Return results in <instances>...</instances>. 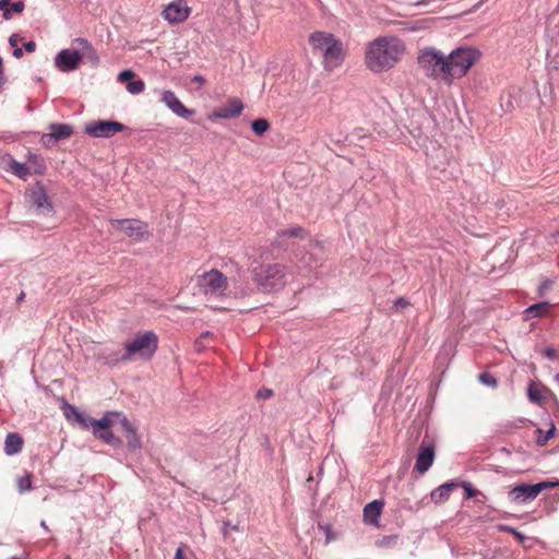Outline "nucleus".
<instances>
[{
    "mask_svg": "<svg viewBox=\"0 0 559 559\" xmlns=\"http://www.w3.org/2000/svg\"><path fill=\"white\" fill-rule=\"evenodd\" d=\"M17 489L21 493L32 489V477L29 474L23 475L17 478Z\"/></svg>",
    "mask_w": 559,
    "mask_h": 559,
    "instance_id": "32",
    "label": "nucleus"
},
{
    "mask_svg": "<svg viewBox=\"0 0 559 559\" xmlns=\"http://www.w3.org/2000/svg\"><path fill=\"white\" fill-rule=\"evenodd\" d=\"M242 110L243 104L241 103V100L238 98H231L225 106L218 108L214 112V116L219 119H230L239 116Z\"/></svg>",
    "mask_w": 559,
    "mask_h": 559,
    "instance_id": "20",
    "label": "nucleus"
},
{
    "mask_svg": "<svg viewBox=\"0 0 559 559\" xmlns=\"http://www.w3.org/2000/svg\"><path fill=\"white\" fill-rule=\"evenodd\" d=\"M121 430L127 440L129 451H136L142 448L141 437L138 433V428L124 416H120Z\"/></svg>",
    "mask_w": 559,
    "mask_h": 559,
    "instance_id": "15",
    "label": "nucleus"
},
{
    "mask_svg": "<svg viewBox=\"0 0 559 559\" xmlns=\"http://www.w3.org/2000/svg\"><path fill=\"white\" fill-rule=\"evenodd\" d=\"M478 379L483 384L487 386L496 388L498 384L497 379L489 372L480 373Z\"/></svg>",
    "mask_w": 559,
    "mask_h": 559,
    "instance_id": "35",
    "label": "nucleus"
},
{
    "mask_svg": "<svg viewBox=\"0 0 559 559\" xmlns=\"http://www.w3.org/2000/svg\"><path fill=\"white\" fill-rule=\"evenodd\" d=\"M211 335H212V333L210 331H206V332L202 333L201 338L209 337Z\"/></svg>",
    "mask_w": 559,
    "mask_h": 559,
    "instance_id": "53",
    "label": "nucleus"
},
{
    "mask_svg": "<svg viewBox=\"0 0 559 559\" xmlns=\"http://www.w3.org/2000/svg\"><path fill=\"white\" fill-rule=\"evenodd\" d=\"M462 488L464 489L465 491V498L466 499H472V498H475L477 496H481L485 498L484 493H481L480 491H478L477 489H475L473 487V485L468 481H463L461 484Z\"/></svg>",
    "mask_w": 559,
    "mask_h": 559,
    "instance_id": "34",
    "label": "nucleus"
},
{
    "mask_svg": "<svg viewBox=\"0 0 559 559\" xmlns=\"http://www.w3.org/2000/svg\"><path fill=\"white\" fill-rule=\"evenodd\" d=\"M126 88L130 94L139 95L144 91L145 84L142 80H134L128 82Z\"/></svg>",
    "mask_w": 559,
    "mask_h": 559,
    "instance_id": "31",
    "label": "nucleus"
},
{
    "mask_svg": "<svg viewBox=\"0 0 559 559\" xmlns=\"http://www.w3.org/2000/svg\"><path fill=\"white\" fill-rule=\"evenodd\" d=\"M309 41L314 50L321 52L326 70H333L344 61L343 43L335 35L318 31L310 35Z\"/></svg>",
    "mask_w": 559,
    "mask_h": 559,
    "instance_id": "2",
    "label": "nucleus"
},
{
    "mask_svg": "<svg viewBox=\"0 0 559 559\" xmlns=\"http://www.w3.org/2000/svg\"><path fill=\"white\" fill-rule=\"evenodd\" d=\"M197 284L200 292L209 299H216L225 296L228 288L227 277L215 269L199 275Z\"/></svg>",
    "mask_w": 559,
    "mask_h": 559,
    "instance_id": "7",
    "label": "nucleus"
},
{
    "mask_svg": "<svg viewBox=\"0 0 559 559\" xmlns=\"http://www.w3.org/2000/svg\"><path fill=\"white\" fill-rule=\"evenodd\" d=\"M559 485L558 481H540L537 484H520L509 491V498L515 503H526L534 500L543 490Z\"/></svg>",
    "mask_w": 559,
    "mask_h": 559,
    "instance_id": "8",
    "label": "nucleus"
},
{
    "mask_svg": "<svg viewBox=\"0 0 559 559\" xmlns=\"http://www.w3.org/2000/svg\"><path fill=\"white\" fill-rule=\"evenodd\" d=\"M75 41L79 44V46L82 49V59L85 58L88 60L92 64L97 66L99 62L98 55L96 50L92 47L91 43L82 37H79L75 39Z\"/></svg>",
    "mask_w": 559,
    "mask_h": 559,
    "instance_id": "25",
    "label": "nucleus"
},
{
    "mask_svg": "<svg viewBox=\"0 0 559 559\" xmlns=\"http://www.w3.org/2000/svg\"><path fill=\"white\" fill-rule=\"evenodd\" d=\"M545 356L549 359H554L557 356L556 349L552 347H548L544 352Z\"/></svg>",
    "mask_w": 559,
    "mask_h": 559,
    "instance_id": "40",
    "label": "nucleus"
},
{
    "mask_svg": "<svg viewBox=\"0 0 559 559\" xmlns=\"http://www.w3.org/2000/svg\"><path fill=\"white\" fill-rule=\"evenodd\" d=\"M110 416H116L120 419V413H107L103 418L97 419L95 424V432L94 436L104 441L105 443L111 447H120L122 441L120 438L116 437L114 432L110 430V426L112 421L110 420Z\"/></svg>",
    "mask_w": 559,
    "mask_h": 559,
    "instance_id": "10",
    "label": "nucleus"
},
{
    "mask_svg": "<svg viewBox=\"0 0 559 559\" xmlns=\"http://www.w3.org/2000/svg\"><path fill=\"white\" fill-rule=\"evenodd\" d=\"M302 234H304V229L299 226H294V227H290L288 229L281 231L282 236H287V237H298V236H301Z\"/></svg>",
    "mask_w": 559,
    "mask_h": 559,
    "instance_id": "36",
    "label": "nucleus"
},
{
    "mask_svg": "<svg viewBox=\"0 0 559 559\" xmlns=\"http://www.w3.org/2000/svg\"><path fill=\"white\" fill-rule=\"evenodd\" d=\"M25 298V293L24 292H21L20 295L16 297V301L17 302H21L23 301Z\"/></svg>",
    "mask_w": 559,
    "mask_h": 559,
    "instance_id": "51",
    "label": "nucleus"
},
{
    "mask_svg": "<svg viewBox=\"0 0 559 559\" xmlns=\"http://www.w3.org/2000/svg\"><path fill=\"white\" fill-rule=\"evenodd\" d=\"M498 528L501 532L510 533L512 535H513V533H515V530H516L515 527L508 526V525H499Z\"/></svg>",
    "mask_w": 559,
    "mask_h": 559,
    "instance_id": "41",
    "label": "nucleus"
},
{
    "mask_svg": "<svg viewBox=\"0 0 559 559\" xmlns=\"http://www.w3.org/2000/svg\"><path fill=\"white\" fill-rule=\"evenodd\" d=\"M158 348V337L153 331H145L124 345V358L129 361L140 357L150 359Z\"/></svg>",
    "mask_w": 559,
    "mask_h": 559,
    "instance_id": "6",
    "label": "nucleus"
},
{
    "mask_svg": "<svg viewBox=\"0 0 559 559\" xmlns=\"http://www.w3.org/2000/svg\"><path fill=\"white\" fill-rule=\"evenodd\" d=\"M436 457L435 445L423 440L418 448L416 463L414 469L419 474H425L433 464Z\"/></svg>",
    "mask_w": 559,
    "mask_h": 559,
    "instance_id": "12",
    "label": "nucleus"
},
{
    "mask_svg": "<svg viewBox=\"0 0 559 559\" xmlns=\"http://www.w3.org/2000/svg\"><path fill=\"white\" fill-rule=\"evenodd\" d=\"M431 2H432V0H420V1L415 2L414 5H416V7L427 5V4L431 3Z\"/></svg>",
    "mask_w": 559,
    "mask_h": 559,
    "instance_id": "49",
    "label": "nucleus"
},
{
    "mask_svg": "<svg viewBox=\"0 0 559 559\" xmlns=\"http://www.w3.org/2000/svg\"><path fill=\"white\" fill-rule=\"evenodd\" d=\"M409 302L407 301V299L401 297V298H397L395 301H394V307L395 308H404L406 306H408Z\"/></svg>",
    "mask_w": 559,
    "mask_h": 559,
    "instance_id": "38",
    "label": "nucleus"
},
{
    "mask_svg": "<svg viewBox=\"0 0 559 559\" xmlns=\"http://www.w3.org/2000/svg\"><path fill=\"white\" fill-rule=\"evenodd\" d=\"M555 379L559 383V372L555 376Z\"/></svg>",
    "mask_w": 559,
    "mask_h": 559,
    "instance_id": "54",
    "label": "nucleus"
},
{
    "mask_svg": "<svg viewBox=\"0 0 559 559\" xmlns=\"http://www.w3.org/2000/svg\"><path fill=\"white\" fill-rule=\"evenodd\" d=\"M549 308L550 304L548 301L534 304L524 311V319L539 318L544 316Z\"/></svg>",
    "mask_w": 559,
    "mask_h": 559,
    "instance_id": "27",
    "label": "nucleus"
},
{
    "mask_svg": "<svg viewBox=\"0 0 559 559\" xmlns=\"http://www.w3.org/2000/svg\"><path fill=\"white\" fill-rule=\"evenodd\" d=\"M447 56L448 85L454 80L464 78L480 56L479 50L472 47H457Z\"/></svg>",
    "mask_w": 559,
    "mask_h": 559,
    "instance_id": "4",
    "label": "nucleus"
},
{
    "mask_svg": "<svg viewBox=\"0 0 559 559\" xmlns=\"http://www.w3.org/2000/svg\"><path fill=\"white\" fill-rule=\"evenodd\" d=\"M50 132L43 134L41 142L46 146H51L59 141L66 140L73 134V128L67 123H52L49 126Z\"/></svg>",
    "mask_w": 559,
    "mask_h": 559,
    "instance_id": "14",
    "label": "nucleus"
},
{
    "mask_svg": "<svg viewBox=\"0 0 559 559\" xmlns=\"http://www.w3.org/2000/svg\"><path fill=\"white\" fill-rule=\"evenodd\" d=\"M25 4L23 1L19 0L15 2H11V0H0V11L2 12V16L4 20L12 19V15L20 14L24 11Z\"/></svg>",
    "mask_w": 559,
    "mask_h": 559,
    "instance_id": "24",
    "label": "nucleus"
},
{
    "mask_svg": "<svg viewBox=\"0 0 559 559\" xmlns=\"http://www.w3.org/2000/svg\"><path fill=\"white\" fill-rule=\"evenodd\" d=\"M124 129L126 126L119 121L94 120L85 124L84 131L92 138L109 139Z\"/></svg>",
    "mask_w": 559,
    "mask_h": 559,
    "instance_id": "9",
    "label": "nucleus"
},
{
    "mask_svg": "<svg viewBox=\"0 0 559 559\" xmlns=\"http://www.w3.org/2000/svg\"><path fill=\"white\" fill-rule=\"evenodd\" d=\"M17 40H19V35L17 34H12L10 36V38H9V43L13 47H17Z\"/></svg>",
    "mask_w": 559,
    "mask_h": 559,
    "instance_id": "44",
    "label": "nucleus"
},
{
    "mask_svg": "<svg viewBox=\"0 0 559 559\" xmlns=\"http://www.w3.org/2000/svg\"><path fill=\"white\" fill-rule=\"evenodd\" d=\"M133 76H134L133 71L123 70L118 74V81L121 83L127 82V81L130 82Z\"/></svg>",
    "mask_w": 559,
    "mask_h": 559,
    "instance_id": "37",
    "label": "nucleus"
},
{
    "mask_svg": "<svg viewBox=\"0 0 559 559\" xmlns=\"http://www.w3.org/2000/svg\"><path fill=\"white\" fill-rule=\"evenodd\" d=\"M190 11L186 0H175L164 9L163 16L169 23L177 24L187 20Z\"/></svg>",
    "mask_w": 559,
    "mask_h": 559,
    "instance_id": "13",
    "label": "nucleus"
},
{
    "mask_svg": "<svg viewBox=\"0 0 559 559\" xmlns=\"http://www.w3.org/2000/svg\"><path fill=\"white\" fill-rule=\"evenodd\" d=\"M28 195L32 205H34L38 211H41L43 213L52 211V204L49 201L46 189L41 183L38 182L29 191Z\"/></svg>",
    "mask_w": 559,
    "mask_h": 559,
    "instance_id": "19",
    "label": "nucleus"
},
{
    "mask_svg": "<svg viewBox=\"0 0 559 559\" xmlns=\"http://www.w3.org/2000/svg\"><path fill=\"white\" fill-rule=\"evenodd\" d=\"M271 394H272V391H270V390H266L264 392L263 391L258 392L259 397H269V396H271Z\"/></svg>",
    "mask_w": 559,
    "mask_h": 559,
    "instance_id": "47",
    "label": "nucleus"
},
{
    "mask_svg": "<svg viewBox=\"0 0 559 559\" xmlns=\"http://www.w3.org/2000/svg\"><path fill=\"white\" fill-rule=\"evenodd\" d=\"M160 100L178 117L188 118L193 114V110L188 109L173 91H164Z\"/></svg>",
    "mask_w": 559,
    "mask_h": 559,
    "instance_id": "16",
    "label": "nucleus"
},
{
    "mask_svg": "<svg viewBox=\"0 0 559 559\" xmlns=\"http://www.w3.org/2000/svg\"><path fill=\"white\" fill-rule=\"evenodd\" d=\"M7 79L3 73V64H2V58L0 57V86H2L5 83Z\"/></svg>",
    "mask_w": 559,
    "mask_h": 559,
    "instance_id": "42",
    "label": "nucleus"
},
{
    "mask_svg": "<svg viewBox=\"0 0 559 559\" xmlns=\"http://www.w3.org/2000/svg\"><path fill=\"white\" fill-rule=\"evenodd\" d=\"M192 82H195V83H199V84H203L204 83V78L201 76V75H195L193 79H192Z\"/></svg>",
    "mask_w": 559,
    "mask_h": 559,
    "instance_id": "50",
    "label": "nucleus"
},
{
    "mask_svg": "<svg viewBox=\"0 0 559 559\" xmlns=\"http://www.w3.org/2000/svg\"><path fill=\"white\" fill-rule=\"evenodd\" d=\"M23 438L17 432H10L4 440V453L9 456L21 452Z\"/></svg>",
    "mask_w": 559,
    "mask_h": 559,
    "instance_id": "22",
    "label": "nucleus"
},
{
    "mask_svg": "<svg viewBox=\"0 0 559 559\" xmlns=\"http://www.w3.org/2000/svg\"><path fill=\"white\" fill-rule=\"evenodd\" d=\"M40 526H41L45 531H47V532L49 531L48 525L46 524V521H44V520H43V521L40 522Z\"/></svg>",
    "mask_w": 559,
    "mask_h": 559,
    "instance_id": "52",
    "label": "nucleus"
},
{
    "mask_svg": "<svg viewBox=\"0 0 559 559\" xmlns=\"http://www.w3.org/2000/svg\"><path fill=\"white\" fill-rule=\"evenodd\" d=\"M546 391V389L537 383H530L527 388V395L528 399L534 403H539L544 395L543 393Z\"/></svg>",
    "mask_w": 559,
    "mask_h": 559,
    "instance_id": "28",
    "label": "nucleus"
},
{
    "mask_svg": "<svg viewBox=\"0 0 559 559\" xmlns=\"http://www.w3.org/2000/svg\"><path fill=\"white\" fill-rule=\"evenodd\" d=\"M22 55H23L22 49H21L20 47H14L13 56H14L15 58H20V57H22Z\"/></svg>",
    "mask_w": 559,
    "mask_h": 559,
    "instance_id": "48",
    "label": "nucleus"
},
{
    "mask_svg": "<svg viewBox=\"0 0 559 559\" xmlns=\"http://www.w3.org/2000/svg\"><path fill=\"white\" fill-rule=\"evenodd\" d=\"M417 64L425 76L448 85L447 56L441 50L435 47L423 48L418 52Z\"/></svg>",
    "mask_w": 559,
    "mask_h": 559,
    "instance_id": "3",
    "label": "nucleus"
},
{
    "mask_svg": "<svg viewBox=\"0 0 559 559\" xmlns=\"http://www.w3.org/2000/svg\"><path fill=\"white\" fill-rule=\"evenodd\" d=\"M24 49L27 51V52H34L35 49H36V43L33 41V40H29L27 43L24 44Z\"/></svg>",
    "mask_w": 559,
    "mask_h": 559,
    "instance_id": "39",
    "label": "nucleus"
},
{
    "mask_svg": "<svg viewBox=\"0 0 559 559\" xmlns=\"http://www.w3.org/2000/svg\"><path fill=\"white\" fill-rule=\"evenodd\" d=\"M555 430H556V427H555L554 423H551L550 428L547 431L537 429L536 430V433H537L536 443L538 445H545L548 442V440L554 436Z\"/></svg>",
    "mask_w": 559,
    "mask_h": 559,
    "instance_id": "29",
    "label": "nucleus"
},
{
    "mask_svg": "<svg viewBox=\"0 0 559 559\" xmlns=\"http://www.w3.org/2000/svg\"><path fill=\"white\" fill-rule=\"evenodd\" d=\"M513 536L519 540V542H523L525 539V536L524 534H522L521 532H519L518 530H515V533H513Z\"/></svg>",
    "mask_w": 559,
    "mask_h": 559,
    "instance_id": "46",
    "label": "nucleus"
},
{
    "mask_svg": "<svg viewBox=\"0 0 559 559\" xmlns=\"http://www.w3.org/2000/svg\"><path fill=\"white\" fill-rule=\"evenodd\" d=\"M111 224L119 225L129 237L143 238L147 234V225L136 219H112Z\"/></svg>",
    "mask_w": 559,
    "mask_h": 559,
    "instance_id": "17",
    "label": "nucleus"
},
{
    "mask_svg": "<svg viewBox=\"0 0 559 559\" xmlns=\"http://www.w3.org/2000/svg\"><path fill=\"white\" fill-rule=\"evenodd\" d=\"M82 56L76 50L62 49L55 57V67L64 73L79 69Z\"/></svg>",
    "mask_w": 559,
    "mask_h": 559,
    "instance_id": "11",
    "label": "nucleus"
},
{
    "mask_svg": "<svg viewBox=\"0 0 559 559\" xmlns=\"http://www.w3.org/2000/svg\"><path fill=\"white\" fill-rule=\"evenodd\" d=\"M457 487V483L449 481L440 485L430 493V498L435 503H441L449 499L451 492Z\"/></svg>",
    "mask_w": 559,
    "mask_h": 559,
    "instance_id": "23",
    "label": "nucleus"
},
{
    "mask_svg": "<svg viewBox=\"0 0 559 559\" xmlns=\"http://www.w3.org/2000/svg\"><path fill=\"white\" fill-rule=\"evenodd\" d=\"M69 412L66 413L67 417H70V412L75 413V420L85 429L92 428L93 433L95 432V421L97 419H93L86 416L84 413L80 412L76 407L72 405H68Z\"/></svg>",
    "mask_w": 559,
    "mask_h": 559,
    "instance_id": "26",
    "label": "nucleus"
},
{
    "mask_svg": "<svg viewBox=\"0 0 559 559\" xmlns=\"http://www.w3.org/2000/svg\"><path fill=\"white\" fill-rule=\"evenodd\" d=\"M175 559H185L183 558V546L177 548L175 554Z\"/></svg>",
    "mask_w": 559,
    "mask_h": 559,
    "instance_id": "45",
    "label": "nucleus"
},
{
    "mask_svg": "<svg viewBox=\"0 0 559 559\" xmlns=\"http://www.w3.org/2000/svg\"><path fill=\"white\" fill-rule=\"evenodd\" d=\"M384 502L382 500H373L367 503L364 508V520L366 523L378 526L379 518L383 509Z\"/></svg>",
    "mask_w": 559,
    "mask_h": 559,
    "instance_id": "21",
    "label": "nucleus"
},
{
    "mask_svg": "<svg viewBox=\"0 0 559 559\" xmlns=\"http://www.w3.org/2000/svg\"><path fill=\"white\" fill-rule=\"evenodd\" d=\"M251 128L258 135H262L270 129V123L266 119L260 118L252 122Z\"/></svg>",
    "mask_w": 559,
    "mask_h": 559,
    "instance_id": "30",
    "label": "nucleus"
},
{
    "mask_svg": "<svg viewBox=\"0 0 559 559\" xmlns=\"http://www.w3.org/2000/svg\"><path fill=\"white\" fill-rule=\"evenodd\" d=\"M253 278L262 290H277L286 284V269L278 263L261 264L253 269Z\"/></svg>",
    "mask_w": 559,
    "mask_h": 559,
    "instance_id": "5",
    "label": "nucleus"
},
{
    "mask_svg": "<svg viewBox=\"0 0 559 559\" xmlns=\"http://www.w3.org/2000/svg\"><path fill=\"white\" fill-rule=\"evenodd\" d=\"M11 167H12L13 174H15L17 177H20L22 179H25L29 174L28 167L23 163H19V162L14 160Z\"/></svg>",
    "mask_w": 559,
    "mask_h": 559,
    "instance_id": "33",
    "label": "nucleus"
},
{
    "mask_svg": "<svg viewBox=\"0 0 559 559\" xmlns=\"http://www.w3.org/2000/svg\"><path fill=\"white\" fill-rule=\"evenodd\" d=\"M551 285V282L550 281H545L538 288L539 290V294H544V292H546L549 286Z\"/></svg>",
    "mask_w": 559,
    "mask_h": 559,
    "instance_id": "43",
    "label": "nucleus"
},
{
    "mask_svg": "<svg viewBox=\"0 0 559 559\" xmlns=\"http://www.w3.org/2000/svg\"><path fill=\"white\" fill-rule=\"evenodd\" d=\"M96 359L102 365L111 368L116 367L119 362L129 361V359L124 358V352L121 353L119 348L111 346L102 347L96 354Z\"/></svg>",
    "mask_w": 559,
    "mask_h": 559,
    "instance_id": "18",
    "label": "nucleus"
},
{
    "mask_svg": "<svg viewBox=\"0 0 559 559\" xmlns=\"http://www.w3.org/2000/svg\"><path fill=\"white\" fill-rule=\"evenodd\" d=\"M405 52L404 43L395 36H381L369 43L365 61L367 68L380 73L392 69Z\"/></svg>",
    "mask_w": 559,
    "mask_h": 559,
    "instance_id": "1",
    "label": "nucleus"
}]
</instances>
